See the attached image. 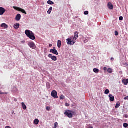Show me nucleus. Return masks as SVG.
<instances>
[{
    "label": "nucleus",
    "mask_w": 128,
    "mask_h": 128,
    "mask_svg": "<svg viewBox=\"0 0 128 128\" xmlns=\"http://www.w3.org/2000/svg\"><path fill=\"white\" fill-rule=\"evenodd\" d=\"M25 34H26V36H27V37L29 38L31 40H35L36 36H34V34L32 31H30V30H26Z\"/></svg>",
    "instance_id": "1"
},
{
    "label": "nucleus",
    "mask_w": 128,
    "mask_h": 128,
    "mask_svg": "<svg viewBox=\"0 0 128 128\" xmlns=\"http://www.w3.org/2000/svg\"><path fill=\"white\" fill-rule=\"evenodd\" d=\"M75 112L74 111L70 110H67L64 112V114L68 116V118H72Z\"/></svg>",
    "instance_id": "2"
},
{
    "label": "nucleus",
    "mask_w": 128,
    "mask_h": 128,
    "mask_svg": "<svg viewBox=\"0 0 128 128\" xmlns=\"http://www.w3.org/2000/svg\"><path fill=\"white\" fill-rule=\"evenodd\" d=\"M14 10H17V11L21 12H22L24 13L25 14H27V12H26V11H25L24 10H23V8H19L18 7H13Z\"/></svg>",
    "instance_id": "3"
},
{
    "label": "nucleus",
    "mask_w": 128,
    "mask_h": 128,
    "mask_svg": "<svg viewBox=\"0 0 128 128\" xmlns=\"http://www.w3.org/2000/svg\"><path fill=\"white\" fill-rule=\"evenodd\" d=\"M66 40L68 42L67 44L68 45H74L76 43V40H72L70 38L67 39Z\"/></svg>",
    "instance_id": "4"
},
{
    "label": "nucleus",
    "mask_w": 128,
    "mask_h": 128,
    "mask_svg": "<svg viewBox=\"0 0 128 128\" xmlns=\"http://www.w3.org/2000/svg\"><path fill=\"white\" fill-rule=\"evenodd\" d=\"M50 52L53 54H55V55H59V53L58 52V50H56L55 47H54V48L50 50Z\"/></svg>",
    "instance_id": "5"
},
{
    "label": "nucleus",
    "mask_w": 128,
    "mask_h": 128,
    "mask_svg": "<svg viewBox=\"0 0 128 128\" xmlns=\"http://www.w3.org/2000/svg\"><path fill=\"white\" fill-rule=\"evenodd\" d=\"M28 45L32 49H35L36 48V44L34 42H29Z\"/></svg>",
    "instance_id": "6"
},
{
    "label": "nucleus",
    "mask_w": 128,
    "mask_h": 128,
    "mask_svg": "<svg viewBox=\"0 0 128 128\" xmlns=\"http://www.w3.org/2000/svg\"><path fill=\"white\" fill-rule=\"evenodd\" d=\"M51 95L52 96V97H54V98H58V92L56 90H53L52 91V94Z\"/></svg>",
    "instance_id": "7"
},
{
    "label": "nucleus",
    "mask_w": 128,
    "mask_h": 128,
    "mask_svg": "<svg viewBox=\"0 0 128 128\" xmlns=\"http://www.w3.org/2000/svg\"><path fill=\"white\" fill-rule=\"evenodd\" d=\"M6 12V10L2 7H0V16H2Z\"/></svg>",
    "instance_id": "8"
},
{
    "label": "nucleus",
    "mask_w": 128,
    "mask_h": 128,
    "mask_svg": "<svg viewBox=\"0 0 128 128\" xmlns=\"http://www.w3.org/2000/svg\"><path fill=\"white\" fill-rule=\"evenodd\" d=\"M22 18L20 14H18L16 18V20H17V22H19V20H20V18Z\"/></svg>",
    "instance_id": "9"
},
{
    "label": "nucleus",
    "mask_w": 128,
    "mask_h": 128,
    "mask_svg": "<svg viewBox=\"0 0 128 128\" xmlns=\"http://www.w3.org/2000/svg\"><path fill=\"white\" fill-rule=\"evenodd\" d=\"M108 8H110V10L114 9V6L112 4V2H108Z\"/></svg>",
    "instance_id": "10"
},
{
    "label": "nucleus",
    "mask_w": 128,
    "mask_h": 128,
    "mask_svg": "<svg viewBox=\"0 0 128 128\" xmlns=\"http://www.w3.org/2000/svg\"><path fill=\"white\" fill-rule=\"evenodd\" d=\"M1 28H3L4 29H8V26L6 24H1Z\"/></svg>",
    "instance_id": "11"
},
{
    "label": "nucleus",
    "mask_w": 128,
    "mask_h": 128,
    "mask_svg": "<svg viewBox=\"0 0 128 128\" xmlns=\"http://www.w3.org/2000/svg\"><path fill=\"white\" fill-rule=\"evenodd\" d=\"M20 26V24L19 23L15 24L14 25V29H18Z\"/></svg>",
    "instance_id": "12"
},
{
    "label": "nucleus",
    "mask_w": 128,
    "mask_h": 128,
    "mask_svg": "<svg viewBox=\"0 0 128 128\" xmlns=\"http://www.w3.org/2000/svg\"><path fill=\"white\" fill-rule=\"evenodd\" d=\"M110 97V102H114V96H113L112 95V94H110L109 96Z\"/></svg>",
    "instance_id": "13"
},
{
    "label": "nucleus",
    "mask_w": 128,
    "mask_h": 128,
    "mask_svg": "<svg viewBox=\"0 0 128 128\" xmlns=\"http://www.w3.org/2000/svg\"><path fill=\"white\" fill-rule=\"evenodd\" d=\"M78 38V32H76L74 33V40H77Z\"/></svg>",
    "instance_id": "14"
},
{
    "label": "nucleus",
    "mask_w": 128,
    "mask_h": 128,
    "mask_svg": "<svg viewBox=\"0 0 128 128\" xmlns=\"http://www.w3.org/2000/svg\"><path fill=\"white\" fill-rule=\"evenodd\" d=\"M122 82L124 84V86H127V84H128V79H124L122 80Z\"/></svg>",
    "instance_id": "15"
},
{
    "label": "nucleus",
    "mask_w": 128,
    "mask_h": 128,
    "mask_svg": "<svg viewBox=\"0 0 128 128\" xmlns=\"http://www.w3.org/2000/svg\"><path fill=\"white\" fill-rule=\"evenodd\" d=\"M62 44V42H61L60 40H58V48H60Z\"/></svg>",
    "instance_id": "16"
},
{
    "label": "nucleus",
    "mask_w": 128,
    "mask_h": 128,
    "mask_svg": "<svg viewBox=\"0 0 128 128\" xmlns=\"http://www.w3.org/2000/svg\"><path fill=\"white\" fill-rule=\"evenodd\" d=\"M48 4H50V5H54V2H53L52 0H48Z\"/></svg>",
    "instance_id": "17"
},
{
    "label": "nucleus",
    "mask_w": 128,
    "mask_h": 128,
    "mask_svg": "<svg viewBox=\"0 0 128 128\" xmlns=\"http://www.w3.org/2000/svg\"><path fill=\"white\" fill-rule=\"evenodd\" d=\"M22 108H23L24 110H26L27 109V106H26L25 104L24 103V102H22Z\"/></svg>",
    "instance_id": "18"
},
{
    "label": "nucleus",
    "mask_w": 128,
    "mask_h": 128,
    "mask_svg": "<svg viewBox=\"0 0 128 128\" xmlns=\"http://www.w3.org/2000/svg\"><path fill=\"white\" fill-rule=\"evenodd\" d=\"M52 10V7H50L48 10V14H50Z\"/></svg>",
    "instance_id": "19"
},
{
    "label": "nucleus",
    "mask_w": 128,
    "mask_h": 128,
    "mask_svg": "<svg viewBox=\"0 0 128 128\" xmlns=\"http://www.w3.org/2000/svg\"><path fill=\"white\" fill-rule=\"evenodd\" d=\"M99 72H100L99 69H97L96 68H94V72H96V74H98Z\"/></svg>",
    "instance_id": "20"
},
{
    "label": "nucleus",
    "mask_w": 128,
    "mask_h": 128,
    "mask_svg": "<svg viewBox=\"0 0 128 128\" xmlns=\"http://www.w3.org/2000/svg\"><path fill=\"white\" fill-rule=\"evenodd\" d=\"M34 124L37 125L38 124V123L40 122V120L38 119L35 120L34 121Z\"/></svg>",
    "instance_id": "21"
},
{
    "label": "nucleus",
    "mask_w": 128,
    "mask_h": 128,
    "mask_svg": "<svg viewBox=\"0 0 128 128\" xmlns=\"http://www.w3.org/2000/svg\"><path fill=\"white\" fill-rule=\"evenodd\" d=\"M120 104L118 102V103H116V106L115 108H120Z\"/></svg>",
    "instance_id": "22"
},
{
    "label": "nucleus",
    "mask_w": 128,
    "mask_h": 128,
    "mask_svg": "<svg viewBox=\"0 0 128 128\" xmlns=\"http://www.w3.org/2000/svg\"><path fill=\"white\" fill-rule=\"evenodd\" d=\"M52 60H54V62H56V60H58L57 58L56 57V56H52Z\"/></svg>",
    "instance_id": "23"
},
{
    "label": "nucleus",
    "mask_w": 128,
    "mask_h": 128,
    "mask_svg": "<svg viewBox=\"0 0 128 128\" xmlns=\"http://www.w3.org/2000/svg\"><path fill=\"white\" fill-rule=\"evenodd\" d=\"M108 72L109 74H112V70L111 68H108Z\"/></svg>",
    "instance_id": "24"
},
{
    "label": "nucleus",
    "mask_w": 128,
    "mask_h": 128,
    "mask_svg": "<svg viewBox=\"0 0 128 128\" xmlns=\"http://www.w3.org/2000/svg\"><path fill=\"white\" fill-rule=\"evenodd\" d=\"M65 98V96L64 95H62L60 96V100H64Z\"/></svg>",
    "instance_id": "25"
},
{
    "label": "nucleus",
    "mask_w": 128,
    "mask_h": 128,
    "mask_svg": "<svg viewBox=\"0 0 128 128\" xmlns=\"http://www.w3.org/2000/svg\"><path fill=\"white\" fill-rule=\"evenodd\" d=\"M46 88H48V89H50V83H47L46 84Z\"/></svg>",
    "instance_id": "26"
},
{
    "label": "nucleus",
    "mask_w": 128,
    "mask_h": 128,
    "mask_svg": "<svg viewBox=\"0 0 128 128\" xmlns=\"http://www.w3.org/2000/svg\"><path fill=\"white\" fill-rule=\"evenodd\" d=\"M104 94H110V90H108V89H106V90H105Z\"/></svg>",
    "instance_id": "27"
},
{
    "label": "nucleus",
    "mask_w": 128,
    "mask_h": 128,
    "mask_svg": "<svg viewBox=\"0 0 128 128\" xmlns=\"http://www.w3.org/2000/svg\"><path fill=\"white\" fill-rule=\"evenodd\" d=\"M58 122H55V124H54V127L55 128H57L58 127Z\"/></svg>",
    "instance_id": "28"
},
{
    "label": "nucleus",
    "mask_w": 128,
    "mask_h": 128,
    "mask_svg": "<svg viewBox=\"0 0 128 128\" xmlns=\"http://www.w3.org/2000/svg\"><path fill=\"white\" fill-rule=\"evenodd\" d=\"M124 128H128V124H127V123H124Z\"/></svg>",
    "instance_id": "29"
},
{
    "label": "nucleus",
    "mask_w": 128,
    "mask_h": 128,
    "mask_svg": "<svg viewBox=\"0 0 128 128\" xmlns=\"http://www.w3.org/2000/svg\"><path fill=\"white\" fill-rule=\"evenodd\" d=\"M118 34H119L118 32V31H115V35H116V36H118Z\"/></svg>",
    "instance_id": "30"
},
{
    "label": "nucleus",
    "mask_w": 128,
    "mask_h": 128,
    "mask_svg": "<svg viewBox=\"0 0 128 128\" xmlns=\"http://www.w3.org/2000/svg\"><path fill=\"white\" fill-rule=\"evenodd\" d=\"M48 57L51 58L52 60V54H48Z\"/></svg>",
    "instance_id": "31"
},
{
    "label": "nucleus",
    "mask_w": 128,
    "mask_h": 128,
    "mask_svg": "<svg viewBox=\"0 0 128 128\" xmlns=\"http://www.w3.org/2000/svg\"><path fill=\"white\" fill-rule=\"evenodd\" d=\"M88 11H85L84 12V14L86 15L88 14Z\"/></svg>",
    "instance_id": "32"
},
{
    "label": "nucleus",
    "mask_w": 128,
    "mask_h": 128,
    "mask_svg": "<svg viewBox=\"0 0 128 128\" xmlns=\"http://www.w3.org/2000/svg\"><path fill=\"white\" fill-rule=\"evenodd\" d=\"M70 106V104H68V103H66V107H68Z\"/></svg>",
    "instance_id": "33"
},
{
    "label": "nucleus",
    "mask_w": 128,
    "mask_h": 128,
    "mask_svg": "<svg viewBox=\"0 0 128 128\" xmlns=\"http://www.w3.org/2000/svg\"><path fill=\"white\" fill-rule=\"evenodd\" d=\"M46 109L47 110H50V106H46Z\"/></svg>",
    "instance_id": "34"
},
{
    "label": "nucleus",
    "mask_w": 128,
    "mask_h": 128,
    "mask_svg": "<svg viewBox=\"0 0 128 128\" xmlns=\"http://www.w3.org/2000/svg\"><path fill=\"white\" fill-rule=\"evenodd\" d=\"M119 19H120V20H122L123 19H124V18L123 17H120Z\"/></svg>",
    "instance_id": "35"
},
{
    "label": "nucleus",
    "mask_w": 128,
    "mask_h": 128,
    "mask_svg": "<svg viewBox=\"0 0 128 128\" xmlns=\"http://www.w3.org/2000/svg\"><path fill=\"white\" fill-rule=\"evenodd\" d=\"M104 71H106V70H108V68H106V67H104Z\"/></svg>",
    "instance_id": "36"
},
{
    "label": "nucleus",
    "mask_w": 128,
    "mask_h": 128,
    "mask_svg": "<svg viewBox=\"0 0 128 128\" xmlns=\"http://www.w3.org/2000/svg\"><path fill=\"white\" fill-rule=\"evenodd\" d=\"M124 100H128V96H126V97H125V98H124Z\"/></svg>",
    "instance_id": "37"
},
{
    "label": "nucleus",
    "mask_w": 128,
    "mask_h": 128,
    "mask_svg": "<svg viewBox=\"0 0 128 128\" xmlns=\"http://www.w3.org/2000/svg\"><path fill=\"white\" fill-rule=\"evenodd\" d=\"M4 94V92H2V91H0V94Z\"/></svg>",
    "instance_id": "38"
},
{
    "label": "nucleus",
    "mask_w": 128,
    "mask_h": 128,
    "mask_svg": "<svg viewBox=\"0 0 128 128\" xmlns=\"http://www.w3.org/2000/svg\"><path fill=\"white\" fill-rule=\"evenodd\" d=\"M49 46L50 48H52V44H49Z\"/></svg>",
    "instance_id": "39"
},
{
    "label": "nucleus",
    "mask_w": 128,
    "mask_h": 128,
    "mask_svg": "<svg viewBox=\"0 0 128 128\" xmlns=\"http://www.w3.org/2000/svg\"><path fill=\"white\" fill-rule=\"evenodd\" d=\"M6 128H12L11 127H10V126H6Z\"/></svg>",
    "instance_id": "40"
},
{
    "label": "nucleus",
    "mask_w": 128,
    "mask_h": 128,
    "mask_svg": "<svg viewBox=\"0 0 128 128\" xmlns=\"http://www.w3.org/2000/svg\"><path fill=\"white\" fill-rule=\"evenodd\" d=\"M111 60H114V58H112Z\"/></svg>",
    "instance_id": "41"
},
{
    "label": "nucleus",
    "mask_w": 128,
    "mask_h": 128,
    "mask_svg": "<svg viewBox=\"0 0 128 128\" xmlns=\"http://www.w3.org/2000/svg\"><path fill=\"white\" fill-rule=\"evenodd\" d=\"M88 128H93L92 126H90V127H89Z\"/></svg>",
    "instance_id": "42"
},
{
    "label": "nucleus",
    "mask_w": 128,
    "mask_h": 128,
    "mask_svg": "<svg viewBox=\"0 0 128 128\" xmlns=\"http://www.w3.org/2000/svg\"><path fill=\"white\" fill-rule=\"evenodd\" d=\"M4 94H8V92H4Z\"/></svg>",
    "instance_id": "43"
},
{
    "label": "nucleus",
    "mask_w": 128,
    "mask_h": 128,
    "mask_svg": "<svg viewBox=\"0 0 128 128\" xmlns=\"http://www.w3.org/2000/svg\"><path fill=\"white\" fill-rule=\"evenodd\" d=\"M126 118H128V116H126Z\"/></svg>",
    "instance_id": "44"
},
{
    "label": "nucleus",
    "mask_w": 128,
    "mask_h": 128,
    "mask_svg": "<svg viewBox=\"0 0 128 128\" xmlns=\"http://www.w3.org/2000/svg\"><path fill=\"white\" fill-rule=\"evenodd\" d=\"M52 128H56L55 126H54V127H53Z\"/></svg>",
    "instance_id": "45"
}]
</instances>
